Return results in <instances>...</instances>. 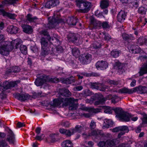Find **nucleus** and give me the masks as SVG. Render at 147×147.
Here are the masks:
<instances>
[{
	"mask_svg": "<svg viewBox=\"0 0 147 147\" xmlns=\"http://www.w3.org/2000/svg\"><path fill=\"white\" fill-rule=\"evenodd\" d=\"M39 32L41 35L44 36V37H42L40 39V42L42 50L41 54L43 56H45L49 54L50 51H52L53 49L52 48H51L49 45V41H51V40L53 41L55 39L59 44H60V42L57 35H55L54 38H51L47 30H42Z\"/></svg>",
	"mask_w": 147,
	"mask_h": 147,
	"instance_id": "obj_1",
	"label": "nucleus"
},
{
	"mask_svg": "<svg viewBox=\"0 0 147 147\" xmlns=\"http://www.w3.org/2000/svg\"><path fill=\"white\" fill-rule=\"evenodd\" d=\"M22 43V40L17 38L13 40L10 43L8 41H5L0 43V53L2 55H5V51L9 52L11 51L14 47L17 49Z\"/></svg>",
	"mask_w": 147,
	"mask_h": 147,
	"instance_id": "obj_2",
	"label": "nucleus"
},
{
	"mask_svg": "<svg viewBox=\"0 0 147 147\" xmlns=\"http://www.w3.org/2000/svg\"><path fill=\"white\" fill-rule=\"evenodd\" d=\"M78 100L77 99H74L73 98H63L60 96L59 98L53 100L52 105L54 107H60L61 104L62 103V105L63 107L69 105V109L73 110L76 109V105L74 103V102Z\"/></svg>",
	"mask_w": 147,
	"mask_h": 147,
	"instance_id": "obj_3",
	"label": "nucleus"
},
{
	"mask_svg": "<svg viewBox=\"0 0 147 147\" xmlns=\"http://www.w3.org/2000/svg\"><path fill=\"white\" fill-rule=\"evenodd\" d=\"M77 6L80 8V12L86 13L90 9L91 7V3L82 0H76Z\"/></svg>",
	"mask_w": 147,
	"mask_h": 147,
	"instance_id": "obj_4",
	"label": "nucleus"
},
{
	"mask_svg": "<svg viewBox=\"0 0 147 147\" xmlns=\"http://www.w3.org/2000/svg\"><path fill=\"white\" fill-rule=\"evenodd\" d=\"M113 110L116 114V117L120 118L121 120L125 121H128L131 117V115L129 113L124 111L120 108H116Z\"/></svg>",
	"mask_w": 147,
	"mask_h": 147,
	"instance_id": "obj_5",
	"label": "nucleus"
},
{
	"mask_svg": "<svg viewBox=\"0 0 147 147\" xmlns=\"http://www.w3.org/2000/svg\"><path fill=\"white\" fill-rule=\"evenodd\" d=\"M67 39L69 42H71L79 45L83 42L82 39L80 37V35L78 34L74 33L69 32L67 36Z\"/></svg>",
	"mask_w": 147,
	"mask_h": 147,
	"instance_id": "obj_6",
	"label": "nucleus"
},
{
	"mask_svg": "<svg viewBox=\"0 0 147 147\" xmlns=\"http://www.w3.org/2000/svg\"><path fill=\"white\" fill-rule=\"evenodd\" d=\"M64 22L63 20L60 18V16H53L52 18L49 20V23L47 24V27L49 29L55 28L57 24L59 23Z\"/></svg>",
	"mask_w": 147,
	"mask_h": 147,
	"instance_id": "obj_7",
	"label": "nucleus"
},
{
	"mask_svg": "<svg viewBox=\"0 0 147 147\" xmlns=\"http://www.w3.org/2000/svg\"><path fill=\"white\" fill-rule=\"evenodd\" d=\"M92 59V55L89 53L82 54L80 58V61L83 64H88L90 63Z\"/></svg>",
	"mask_w": 147,
	"mask_h": 147,
	"instance_id": "obj_8",
	"label": "nucleus"
},
{
	"mask_svg": "<svg viewBox=\"0 0 147 147\" xmlns=\"http://www.w3.org/2000/svg\"><path fill=\"white\" fill-rule=\"evenodd\" d=\"M47 77L46 75L43 74L40 77L36 78L35 81V84L38 86H41L47 82Z\"/></svg>",
	"mask_w": 147,
	"mask_h": 147,
	"instance_id": "obj_9",
	"label": "nucleus"
},
{
	"mask_svg": "<svg viewBox=\"0 0 147 147\" xmlns=\"http://www.w3.org/2000/svg\"><path fill=\"white\" fill-rule=\"evenodd\" d=\"M14 97L19 100L24 101L27 100L30 97V96L28 94L25 93H16L13 94Z\"/></svg>",
	"mask_w": 147,
	"mask_h": 147,
	"instance_id": "obj_10",
	"label": "nucleus"
},
{
	"mask_svg": "<svg viewBox=\"0 0 147 147\" xmlns=\"http://www.w3.org/2000/svg\"><path fill=\"white\" fill-rule=\"evenodd\" d=\"M96 67L98 70H104L108 67L107 62L103 61H98L96 64Z\"/></svg>",
	"mask_w": 147,
	"mask_h": 147,
	"instance_id": "obj_11",
	"label": "nucleus"
},
{
	"mask_svg": "<svg viewBox=\"0 0 147 147\" xmlns=\"http://www.w3.org/2000/svg\"><path fill=\"white\" fill-rule=\"evenodd\" d=\"M59 3V1L58 0H49L45 4V6L46 8H50L51 7L57 6Z\"/></svg>",
	"mask_w": 147,
	"mask_h": 147,
	"instance_id": "obj_12",
	"label": "nucleus"
},
{
	"mask_svg": "<svg viewBox=\"0 0 147 147\" xmlns=\"http://www.w3.org/2000/svg\"><path fill=\"white\" fill-rule=\"evenodd\" d=\"M133 90L134 92H137L140 94H144L147 92V88L146 86H140L133 88Z\"/></svg>",
	"mask_w": 147,
	"mask_h": 147,
	"instance_id": "obj_13",
	"label": "nucleus"
},
{
	"mask_svg": "<svg viewBox=\"0 0 147 147\" xmlns=\"http://www.w3.org/2000/svg\"><path fill=\"white\" fill-rule=\"evenodd\" d=\"M127 13L124 11L121 10L119 12L117 16V19L118 21L120 22L124 21L126 16Z\"/></svg>",
	"mask_w": 147,
	"mask_h": 147,
	"instance_id": "obj_14",
	"label": "nucleus"
},
{
	"mask_svg": "<svg viewBox=\"0 0 147 147\" xmlns=\"http://www.w3.org/2000/svg\"><path fill=\"white\" fill-rule=\"evenodd\" d=\"M59 93L60 95L65 97H70L71 95L70 92L68 89L65 88L60 89Z\"/></svg>",
	"mask_w": 147,
	"mask_h": 147,
	"instance_id": "obj_15",
	"label": "nucleus"
},
{
	"mask_svg": "<svg viewBox=\"0 0 147 147\" xmlns=\"http://www.w3.org/2000/svg\"><path fill=\"white\" fill-rule=\"evenodd\" d=\"M0 14L3 16H6L13 19H14L16 16L15 14H12L5 11L3 9H0Z\"/></svg>",
	"mask_w": 147,
	"mask_h": 147,
	"instance_id": "obj_16",
	"label": "nucleus"
},
{
	"mask_svg": "<svg viewBox=\"0 0 147 147\" xmlns=\"http://www.w3.org/2000/svg\"><path fill=\"white\" fill-rule=\"evenodd\" d=\"M7 31L11 34H16L18 32L19 28L16 26L11 25L8 26Z\"/></svg>",
	"mask_w": 147,
	"mask_h": 147,
	"instance_id": "obj_17",
	"label": "nucleus"
},
{
	"mask_svg": "<svg viewBox=\"0 0 147 147\" xmlns=\"http://www.w3.org/2000/svg\"><path fill=\"white\" fill-rule=\"evenodd\" d=\"M8 134L7 138L8 141L10 143L13 144L15 140V135L12 131L9 129L8 131Z\"/></svg>",
	"mask_w": 147,
	"mask_h": 147,
	"instance_id": "obj_18",
	"label": "nucleus"
},
{
	"mask_svg": "<svg viewBox=\"0 0 147 147\" xmlns=\"http://www.w3.org/2000/svg\"><path fill=\"white\" fill-rule=\"evenodd\" d=\"M77 19L73 17H68L66 20V22L70 26H75L78 22Z\"/></svg>",
	"mask_w": 147,
	"mask_h": 147,
	"instance_id": "obj_19",
	"label": "nucleus"
},
{
	"mask_svg": "<svg viewBox=\"0 0 147 147\" xmlns=\"http://www.w3.org/2000/svg\"><path fill=\"white\" fill-rule=\"evenodd\" d=\"M59 132L61 134H64L67 137H70L74 134L71 131V129L70 130L63 128H60L59 129Z\"/></svg>",
	"mask_w": 147,
	"mask_h": 147,
	"instance_id": "obj_20",
	"label": "nucleus"
},
{
	"mask_svg": "<svg viewBox=\"0 0 147 147\" xmlns=\"http://www.w3.org/2000/svg\"><path fill=\"white\" fill-rule=\"evenodd\" d=\"M23 31L25 33L31 34L33 32V30L30 26L27 25H23L22 26Z\"/></svg>",
	"mask_w": 147,
	"mask_h": 147,
	"instance_id": "obj_21",
	"label": "nucleus"
},
{
	"mask_svg": "<svg viewBox=\"0 0 147 147\" xmlns=\"http://www.w3.org/2000/svg\"><path fill=\"white\" fill-rule=\"evenodd\" d=\"M123 39L128 42H130L134 39L133 36L131 34H128L125 33H123L122 35Z\"/></svg>",
	"mask_w": 147,
	"mask_h": 147,
	"instance_id": "obj_22",
	"label": "nucleus"
},
{
	"mask_svg": "<svg viewBox=\"0 0 147 147\" xmlns=\"http://www.w3.org/2000/svg\"><path fill=\"white\" fill-rule=\"evenodd\" d=\"M133 91V88L132 89H129L126 88H123L118 90V92L122 94L128 93L130 94L134 92Z\"/></svg>",
	"mask_w": 147,
	"mask_h": 147,
	"instance_id": "obj_23",
	"label": "nucleus"
},
{
	"mask_svg": "<svg viewBox=\"0 0 147 147\" xmlns=\"http://www.w3.org/2000/svg\"><path fill=\"white\" fill-rule=\"evenodd\" d=\"M75 80L73 77H70L66 79H63L62 80V83L66 84H70L72 83L75 82Z\"/></svg>",
	"mask_w": 147,
	"mask_h": 147,
	"instance_id": "obj_24",
	"label": "nucleus"
},
{
	"mask_svg": "<svg viewBox=\"0 0 147 147\" xmlns=\"http://www.w3.org/2000/svg\"><path fill=\"white\" fill-rule=\"evenodd\" d=\"M83 110L86 111H88L89 112H93L96 113L100 112L101 110V109H94L92 108L84 107L83 108Z\"/></svg>",
	"mask_w": 147,
	"mask_h": 147,
	"instance_id": "obj_25",
	"label": "nucleus"
},
{
	"mask_svg": "<svg viewBox=\"0 0 147 147\" xmlns=\"http://www.w3.org/2000/svg\"><path fill=\"white\" fill-rule=\"evenodd\" d=\"M103 134V132L102 130H94L92 132V136H95L97 138H100Z\"/></svg>",
	"mask_w": 147,
	"mask_h": 147,
	"instance_id": "obj_26",
	"label": "nucleus"
},
{
	"mask_svg": "<svg viewBox=\"0 0 147 147\" xmlns=\"http://www.w3.org/2000/svg\"><path fill=\"white\" fill-rule=\"evenodd\" d=\"M138 43L140 45H142L144 44L147 45V38L142 37L138 38Z\"/></svg>",
	"mask_w": 147,
	"mask_h": 147,
	"instance_id": "obj_27",
	"label": "nucleus"
},
{
	"mask_svg": "<svg viewBox=\"0 0 147 147\" xmlns=\"http://www.w3.org/2000/svg\"><path fill=\"white\" fill-rule=\"evenodd\" d=\"M113 124V122L112 120L105 119L104 120L103 124L104 127L108 128L112 126Z\"/></svg>",
	"mask_w": 147,
	"mask_h": 147,
	"instance_id": "obj_28",
	"label": "nucleus"
},
{
	"mask_svg": "<svg viewBox=\"0 0 147 147\" xmlns=\"http://www.w3.org/2000/svg\"><path fill=\"white\" fill-rule=\"evenodd\" d=\"M116 67L117 69L118 70V71L120 74H122L124 71L123 69V65L120 63L119 62H116Z\"/></svg>",
	"mask_w": 147,
	"mask_h": 147,
	"instance_id": "obj_29",
	"label": "nucleus"
},
{
	"mask_svg": "<svg viewBox=\"0 0 147 147\" xmlns=\"http://www.w3.org/2000/svg\"><path fill=\"white\" fill-rule=\"evenodd\" d=\"M147 11V6L146 5L141 6L140 7L138 10V13L142 15H144L146 14Z\"/></svg>",
	"mask_w": 147,
	"mask_h": 147,
	"instance_id": "obj_30",
	"label": "nucleus"
},
{
	"mask_svg": "<svg viewBox=\"0 0 147 147\" xmlns=\"http://www.w3.org/2000/svg\"><path fill=\"white\" fill-rule=\"evenodd\" d=\"M122 129L125 130L126 132L127 131V126H123L115 127L112 129V131L114 132H117L120 131Z\"/></svg>",
	"mask_w": 147,
	"mask_h": 147,
	"instance_id": "obj_31",
	"label": "nucleus"
},
{
	"mask_svg": "<svg viewBox=\"0 0 147 147\" xmlns=\"http://www.w3.org/2000/svg\"><path fill=\"white\" fill-rule=\"evenodd\" d=\"M61 144L63 147H72L73 146L71 142L69 140L63 141Z\"/></svg>",
	"mask_w": 147,
	"mask_h": 147,
	"instance_id": "obj_32",
	"label": "nucleus"
},
{
	"mask_svg": "<svg viewBox=\"0 0 147 147\" xmlns=\"http://www.w3.org/2000/svg\"><path fill=\"white\" fill-rule=\"evenodd\" d=\"M109 5V1L107 0H102L100 3V6L102 9H104L107 8Z\"/></svg>",
	"mask_w": 147,
	"mask_h": 147,
	"instance_id": "obj_33",
	"label": "nucleus"
},
{
	"mask_svg": "<svg viewBox=\"0 0 147 147\" xmlns=\"http://www.w3.org/2000/svg\"><path fill=\"white\" fill-rule=\"evenodd\" d=\"M3 88L4 89L7 90L10 88L9 82L7 81H4L0 86V89Z\"/></svg>",
	"mask_w": 147,
	"mask_h": 147,
	"instance_id": "obj_34",
	"label": "nucleus"
},
{
	"mask_svg": "<svg viewBox=\"0 0 147 147\" xmlns=\"http://www.w3.org/2000/svg\"><path fill=\"white\" fill-rule=\"evenodd\" d=\"M83 129V127L81 125H77L75 127V128L71 129V131L73 133L78 132L80 133Z\"/></svg>",
	"mask_w": 147,
	"mask_h": 147,
	"instance_id": "obj_35",
	"label": "nucleus"
},
{
	"mask_svg": "<svg viewBox=\"0 0 147 147\" xmlns=\"http://www.w3.org/2000/svg\"><path fill=\"white\" fill-rule=\"evenodd\" d=\"M18 0H4L1 2L2 5H3V7H4L5 5L7 4H13L15 3L16 2L18 1Z\"/></svg>",
	"mask_w": 147,
	"mask_h": 147,
	"instance_id": "obj_36",
	"label": "nucleus"
},
{
	"mask_svg": "<svg viewBox=\"0 0 147 147\" xmlns=\"http://www.w3.org/2000/svg\"><path fill=\"white\" fill-rule=\"evenodd\" d=\"M121 53V51H120L114 50L111 51V54L113 57L117 58L119 56V54Z\"/></svg>",
	"mask_w": 147,
	"mask_h": 147,
	"instance_id": "obj_37",
	"label": "nucleus"
},
{
	"mask_svg": "<svg viewBox=\"0 0 147 147\" xmlns=\"http://www.w3.org/2000/svg\"><path fill=\"white\" fill-rule=\"evenodd\" d=\"M72 52L73 55L76 57H78L80 54L79 50L77 48H74L72 49Z\"/></svg>",
	"mask_w": 147,
	"mask_h": 147,
	"instance_id": "obj_38",
	"label": "nucleus"
},
{
	"mask_svg": "<svg viewBox=\"0 0 147 147\" xmlns=\"http://www.w3.org/2000/svg\"><path fill=\"white\" fill-rule=\"evenodd\" d=\"M26 20L30 22H32L34 21V20L37 19V18L36 17H32V15L30 14L27 15L26 16Z\"/></svg>",
	"mask_w": 147,
	"mask_h": 147,
	"instance_id": "obj_39",
	"label": "nucleus"
},
{
	"mask_svg": "<svg viewBox=\"0 0 147 147\" xmlns=\"http://www.w3.org/2000/svg\"><path fill=\"white\" fill-rule=\"evenodd\" d=\"M91 24L94 26H97L100 24V22L95 20L93 17H91L90 19Z\"/></svg>",
	"mask_w": 147,
	"mask_h": 147,
	"instance_id": "obj_40",
	"label": "nucleus"
},
{
	"mask_svg": "<svg viewBox=\"0 0 147 147\" xmlns=\"http://www.w3.org/2000/svg\"><path fill=\"white\" fill-rule=\"evenodd\" d=\"M101 107L102 108L104 109V112L110 114L112 112V110L113 109H112L111 107L109 106Z\"/></svg>",
	"mask_w": 147,
	"mask_h": 147,
	"instance_id": "obj_41",
	"label": "nucleus"
},
{
	"mask_svg": "<svg viewBox=\"0 0 147 147\" xmlns=\"http://www.w3.org/2000/svg\"><path fill=\"white\" fill-rule=\"evenodd\" d=\"M138 45H129L127 47L128 49L130 52L134 53V51L136 49Z\"/></svg>",
	"mask_w": 147,
	"mask_h": 147,
	"instance_id": "obj_42",
	"label": "nucleus"
},
{
	"mask_svg": "<svg viewBox=\"0 0 147 147\" xmlns=\"http://www.w3.org/2000/svg\"><path fill=\"white\" fill-rule=\"evenodd\" d=\"M20 50L21 53L23 54H26L27 53V47L26 45H21Z\"/></svg>",
	"mask_w": 147,
	"mask_h": 147,
	"instance_id": "obj_43",
	"label": "nucleus"
},
{
	"mask_svg": "<svg viewBox=\"0 0 147 147\" xmlns=\"http://www.w3.org/2000/svg\"><path fill=\"white\" fill-rule=\"evenodd\" d=\"M106 147H111L115 144L114 140H108L106 141Z\"/></svg>",
	"mask_w": 147,
	"mask_h": 147,
	"instance_id": "obj_44",
	"label": "nucleus"
},
{
	"mask_svg": "<svg viewBox=\"0 0 147 147\" xmlns=\"http://www.w3.org/2000/svg\"><path fill=\"white\" fill-rule=\"evenodd\" d=\"M121 98L116 95H114L112 98V102L113 103H116L121 100Z\"/></svg>",
	"mask_w": 147,
	"mask_h": 147,
	"instance_id": "obj_45",
	"label": "nucleus"
},
{
	"mask_svg": "<svg viewBox=\"0 0 147 147\" xmlns=\"http://www.w3.org/2000/svg\"><path fill=\"white\" fill-rule=\"evenodd\" d=\"M107 82L111 85H118L119 83L118 81H117L114 80H107Z\"/></svg>",
	"mask_w": 147,
	"mask_h": 147,
	"instance_id": "obj_46",
	"label": "nucleus"
},
{
	"mask_svg": "<svg viewBox=\"0 0 147 147\" xmlns=\"http://www.w3.org/2000/svg\"><path fill=\"white\" fill-rule=\"evenodd\" d=\"M93 94V92L88 89L86 90L83 91V94L84 96H90Z\"/></svg>",
	"mask_w": 147,
	"mask_h": 147,
	"instance_id": "obj_47",
	"label": "nucleus"
},
{
	"mask_svg": "<svg viewBox=\"0 0 147 147\" xmlns=\"http://www.w3.org/2000/svg\"><path fill=\"white\" fill-rule=\"evenodd\" d=\"M131 4L134 7H137L139 4V0H131Z\"/></svg>",
	"mask_w": 147,
	"mask_h": 147,
	"instance_id": "obj_48",
	"label": "nucleus"
},
{
	"mask_svg": "<svg viewBox=\"0 0 147 147\" xmlns=\"http://www.w3.org/2000/svg\"><path fill=\"white\" fill-rule=\"evenodd\" d=\"M90 85L91 88L92 89H96L98 90L99 89V87L96 83H90Z\"/></svg>",
	"mask_w": 147,
	"mask_h": 147,
	"instance_id": "obj_49",
	"label": "nucleus"
},
{
	"mask_svg": "<svg viewBox=\"0 0 147 147\" xmlns=\"http://www.w3.org/2000/svg\"><path fill=\"white\" fill-rule=\"evenodd\" d=\"M13 72L17 73L20 70V68L18 66H15L11 67Z\"/></svg>",
	"mask_w": 147,
	"mask_h": 147,
	"instance_id": "obj_50",
	"label": "nucleus"
},
{
	"mask_svg": "<svg viewBox=\"0 0 147 147\" xmlns=\"http://www.w3.org/2000/svg\"><path fill=\"white\" fill-rule=\"evenodd\" d=\"M47 82H51L53 83H57L59 82V80L57 78H51L48 79L47 78Z\"/></svg>",
	"mask_w": 147,
	"mask_h": 147,
	"instance_id": "obj_51",
	"label": "nucleus"
},
{
	"mask_svg": "<svg viewBox=\"0 0 147 147\" xmlns=\"http://www.w3.org/2000/svg\"><path fill=\"white\" fill-rule=\"evenodd\" d=\"M127 131L126 132V131H125V130L122 129L120 131L121 132L119 133L118 135V137L119 138H120L121 137V136L124 135L125 133H127L129 131V129L128 127H127Z\"/></svg>",
	"mask_w": 147,
	"mask_h": 147,
	"instance_id": "obj_52",
	"label": "nucleus"
},
{
	"mask_svg": "<svg viewBox=\"0 0 147 147\" xmlns=\"http://www.w3.org/2000/svg\"><path fill=\"white\" fill-rule=\"evenodd\" d=\"M105 35L104 39L106 40H109L111 39V38L110 35L107 33H103Z\"/></svg>",
	"mask_w": 147,
	"mask_h": 147,
	"instance_id": "obj_53",
	"label": "nucleus"
},
{
	"mask_svg": "<svg viewBox=\"0 0 147 147\" xmlns=\"http://www.w3.org/2000/svg\"><path fill=\"white\" fill-rule=\"evenodd\" d=\"M63 126L65 127H68L69 126V123L68 121H63L61 122L60 124Z\"/></svg>",
	"mask_w": 147,
	"mask_h": 147,
	"instance_id": "obj_54",
	"label": "nucleus"
},
{
	"mask_svg": "<svg viewBox=\"0 0 147 147\" xmlns=\"http://www.w3.org/2000/svg\"><path fill=\"white\" fill-rule=\"evenodd\" d=\"M17 81H11L9 82L10 88H13L17 86Z\"/></svg>",
	"mask_w": 147,
	"mask_h": 147,
	"instance_id": "obj_55",
	"label": "nucleus"
},
{
	"mask_svg": "<svg viewBox=\"0 0 147 147\" xmlns=\"http://www.w3.org/2000/svg\"><path fill=\"white\" fill-rule=\"evenodd\" d=\"M106 142L100 141L98 144V146L100 147H107Z\"/></svg>",
	"mask_w": 147,
	"mask_h": 147,
	"instance_id": "obj_56",
	"label": "nucleus"
},
{
	"mask_svg": "<svg viewBox=\"0 0 147 147\" xmlns=\"http://www.w3.org/2000/svg\"><path fill=\"white\" fill-rule=\"evenodd\" d=\"M92 45L93 47L95 49L100 48L101 46V44L98 42H96V43Z\"/></svg>",
	"mask_w": 147,
	"mask_h": 147,
	"instance_id": "obj_57",
	"label": "nucleus"
},
{
	"mask_svg": "<svg viewBox=\"0 0 147 147\" xmlns=\"http://www.w3.org/2000/svg\"><path fill=\"white\" fill-rule=\"evenodd\" d=\"M100 24L102 26L103 28H108L109 26L108 23L106 21L103 22L102 24L100 23Z\"/></svg>",
	"mask_w": 147,
	"mask_h": 147,
	"instance_id": "obj_58",
	"label": "nucleus"
},
{
	"mask_svg": "<svg viewBox=\"0 0 147 147\" xmlns=\"http://www.w3.org/2000/svg\"><path fill=\"white\" fill-rule=\"evenodd\" d=\"M95 15L98 18H101L102 17H104L102 14V13L101 12H99V11L98 10L95 11Z\"/></svg>",
	"mask_w": 147,
	"mask_h": 147,
	"instance_id": "obj_59",
	"label": "nucleus"
},
{
	"mask_svg": "<svg viewBox=\"0 0 147 147\" xmlns=\"http://www.w3.org/2000/svg\"><path fill=\"white\" fill-rule=\"evenodd\" d=\"M96 126V123L93 121H92L90 124V128L91 129L95 128Z\"/></svg>",
	"mask_w": 147,
	"mask_h": 147,
	"instance_id": "obj_60",
	"label": "nucleus"
},
{
	"mask_svg": "<svg viewBox=\"0 0 147 147\" xmlns=\"http://www.w3.org/2000/svg\"><path fill=\"white\" fill-rule=\"evenodd\" d=\"M108 87L107 86L104 85L100 88L99 87V89L98 90H100L102 91H105V90L106 89H107Z\"/></svg>",
	"mask_w": 147,
	"mask_h": 147,
	"instance_id": "obj_61",
	"label": "nucleus"
},
{
	"mask_svg": "<svg viewBox=\"0 0 147 147\" xmlns=\"http://www.w3.org/2000/svg\"><path fill=\"white\" fill-rule=\"evenodd\" d=\"M100 76V74L96 72H92L90 73V77H98Z\"/></svg>",
	"mask_w": 147,
	"mask_h": 147,
	"instance_id": "obj_62",
	"label": "nucleus"
},
{
	"mask_svg": "<svg viewBox=\"0 0 147 147\" xmlns=\"http://www.w3.org/2000/svg\"><path fill=\"white\" fill-rule=\"evenodd\" d=\"M136 47V49L134 51V54L139 53L141 51V49L139 47L137 46Z\"/></svg>",
	"mask_w": 147,
	"mask_h": 147,
	"instance_id": "obj_63",
	"label": "nucleus"
},
{
	"mask_svg": "<svg viewBox=\"0 0 147 147\" xmlns=\"http://www.w3.org/2000/svg\"><path fill=\"white\" fill-rule=\"evenodd\" d=\"M83 137L85 138H86L88 137L92 136V132L91 133H88V134L84 133L82 134Z\"/></svg>",
	"mask_w": 147,
	"mask_h": 147,
	"instance_id": "obj_64",
	"label": "nucleus"
}]
</instances>
